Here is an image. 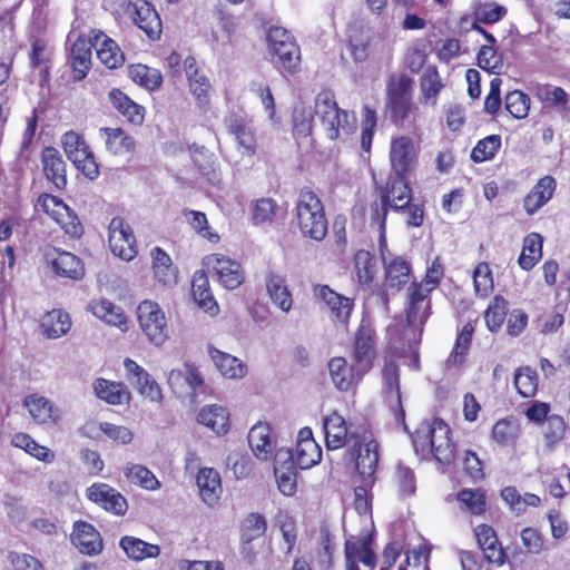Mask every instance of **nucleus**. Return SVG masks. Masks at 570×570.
Listing matches in <instances>:
<instances>
[{
    "label": "nucleus",
    "mask_w": 570,
    "mask_h": 570,
    "mask_svg": "<svg viewBox=\"0 0 570 570\" xmlns=\"http://www.w3.org/2000/svg\"><path fill=\"white\" fill-rule=\"evenodd\" d=\"M315 119L330 140L345 141L357 128L355 114L341 109L331 91H322L316 96Z\"/></svg>",
    "instance_id": "f257e3e1"
},
{
    "label": "nucleus",
    "mask_w": 570,
    "mask_h": 570,
    "mask_svg": "<svg viewBox=\"0 0 570 570\" xmlns=\"http://www.w3.org/2000/svg\"><path fill=\"white\" fill-rule=\"evenodd\" d=\"M299 230L305 237L321 242L327 234V219L321 198L311 189L298 193L295 206Z\"/></svg>",
    "instance_id": "f03ea898"
},
{
    "label": "nucleus",
    "mask_w": 570,
    "mask_h": 570,
    "mask_svg": "<svg viewBox=\"0 0 570 570\" xmlns=\"http://www.w3.org/2000/svg\"><path fill=\"white\" fill-rule=\"evenodd\" d=\"M139 327L148 342L161 346L168 338V324L161 307L153 301H144L137 307Z\"/></svg>",
    "instance_id": "7ed1b4c3"
},
{
    "label": "nucleus",
    "mask_w": 570,
    "mask_h": 570,
    "mask_svg": "<svg viewBox=\"0 0 570 570\" xmlns=\"http://www.w3.org/2000/svg\"><path fill=\"white\" fill-rule=\"evenodd\" d=\"M41 205L43 210L61 226L68 236L71 238L82 236L83 227L79 218L59 197L45 195L41 197Z\"/></svg>",
    "instance_id": "20e7f679"
},
{
    "label": "nucleus",
    "mask_w": 570,
    "mask_h": 570,
    "mask_svg": "<svg viewBox=\"0 0 570 570\" xmlns=\"http://www.w3.org/2000/svg\"><path fill=\"white\" fill-rule=\"evenodd\" d=\"M42 257L46 264L61 277L78 281L85 274V268L80 259L69 252L60 250L52 246H46L42 248Z\"/></svg>",
    "instance_id": "39448f33"
},
{
    "label": "nucleus",
    "mask_w": 570,
    "mask_h": 570,
    "mask_svg": "<svg viewBox=\"0 0 570 570\" xmlns=\"http://www.w3.org/2000/svg\"><path fill=\"white\" fill-rule=\"evenodd\" d=\"M108 232L112 254L124 261H131L137 255L136 239L124 218L114 217L109 223Z\"/></svg>",
    "instance_id": "423d86ee"
},
{
    "label": "nucleus",
    "mask_w": 570,
    "mask_h": 570,
    "mask_svg": "<svg viewBox=\"0 0 570 570\" xmlns=\"http://www.w3.org/2000/svg\"><path fill=\"white\" fill-rule=\"evenodd\" d=\"M419 147L407 136L393 138L390 145L392 174L407 175L416 165Z\"/></svg>",
    "instance_id": "0eeeda50"
},
{
    "label": "nucleus",
    "mask_w": 570,
    "mask_h": 570,
    "mask_svg": "<svg viewBox=\"0 0 570 570\" xmlns=\"http://www.w3.org/2000/svg\"><path fill=\"white\" fill-rule=\"evenodd\" d=\"M206 265L212 272L213 283L242 285L245 282L242 265L220 254L206 256Z\"/></svg>",
    "instance_id": "6e6552de"
},
{
    "label": "nucleus",
    "mask_w": 570,
    "mask_h": 570,
    "mask_svg": "<svg viewBox=\"0 0 570 570\" xmlns=\"http://www.w3.org/2000/svg\"><path fill=\"white\" fill-rule=\"evenodd\" d=\"M127 12L134 23L145 31L149 39L156 40L160 37V18L147 0H129Z\"/></svg>",
    "instance_id": "1a4fd4ad"
},
{
    "label": "nucleus",
    "mask_w": 570,
    "mask_h": 570,
    "mask_svg": "<svg viewBox=\"0 0 570 570\" xmlns=\"http://www.w3.org/2000/svg\"><path fill=\"white\" fill-rule=\"evenodd\" d=\"M87 495L90 501L116 515H124L128 509L126 498L106 483H94Z\"/></svg>",
    "instance_id": "9d476101"
},
{
    "label": "nucleus",
    "mask_w": 570,
    "mask_h": 570,
    "mask_svg": "<svg viewBox=\"0 0 570 570\" xmlns=\"http://www.w3.org/2000/svg\"><path fill=\"white\" fill-rule=\"evenodd\" d=\"M370 537L348 539L345 541L346 570H360L358 562L373 570L376 566V556L371 549Z\"/></svg>",
    "instance_id": "9b49d317"
},
{
    "label": "nucleus",
    "mask_w": 570,
    "mask_h": 570,
    "mask_svg": "<svg viewBox=\"0 0 570 570\" xmlns=\"http://www.w3.org/2000/svg\"><path fill=\"white\" fill-rule=\"evenodd\" d=\"M379 458L377 442L364 439L357 450L356 469L366 485L374 484Z\"/></svg>",
    "instance_id": "f8f14e48"
},
{
    "label": "nucleus",
    "mask_w": 570,
    "mask_h": 570,
    "mask_svg": "<svg viewBox=\"0 0 570 570\" xmlns=\"http://www.w3.org/2000/svg\"><path fill=\"white\" fill-rule=\"evenodd\" d=\"M203 383V376L197 367L188 363L180 368L171 370L168 375V384L178 395L193 394Z\"/></svg>",
    "instance_id": "ddd939ff"
},
{
    "label": "nucleus",
    "mask_w": 570,
    "mask_h": 570,
    "mask_svg": "<svg viewBox=\"0 0 570 570\" xmlns=\"http://www.w3.org/2000/svg\"><path fill=\"white\" fill-rule=\"evenodd\" d=\"M450 428L441 419L433 420L431 452L443 464H450L454 459V445L450 439Z\"/></svg>",
    "instance_id": "4468645a"
},
{
    "label": "nucleus",
    "mask_w": 570,
    "mask_h": 570,
    "mask_svg": "<svg viewBox=\"0 0 570 570\" xmlns=\"http://www.w3.org/2000/svg\"><path fill=\"white\" fill-rule=\"evenodd\" d=\"M71 541L83 554L96 556L102 551L100 533L92 524L85 521L75 523Z\"/></svg>",
    "instance_id": "2eb2a0df"
},
{
    "label": "nucleus",
    "mask_w": 570,
    "mask_h": 570,
    "mask_svg": "<svg viewBox=\"0 0 570 570\" xmlns=\"http://www.w3.org/2000/svg\"><path fill=\"white\" fill-rule=\"evenodd\" d=\"M433 287H410L407 294L406 321L410 326L422 325L430 309L429 294Z\"/></svg>",
    "instance_id": "dca6fc26"
},
{
    "label": "nucleus",
    "mask_w": 570,
    "mask_h": 570,
    "mask_svg": "<svg viewBox=\"0 0 570 570\" xmlns=\"http://www.w3.org/2000/svg\"><path fill=\"white\" fill-rule=\"evenodd\" d=\"M184 70L189 82V88L198 106L206 108L209 104V91L212 85L207 76L196 67V60L187 57L184 61Z\"/></svg>",
    "instance_id": "f3484780"
},
{
    "label": "nucleus",
    "mask_w": 570,
    "mask_h": 570,
    "mask_svg": "<svg viewBox=\"0 0 570 570\" xmlns=\"http://www.w3.org/2000/svg\"><path fill=\"white\" fill-rule=\"evenodd\" d=\"M248 444L254 455L262 460H269L275 452L276 444L271 434V426L265 422L256 423L248 433Z\"/></svg>",
    "instance_id": "a211bd4d"
},
{
    "label": "nucleus",
    "mask_w": 570,
    "mask_h": 570,
    "mask_svg": "<svg viewBox=\"0 0 570 570\" xmlns=\"http://www.w3.org/2000/svg\"><path fill=\"white\" fill-rule=\"evenodd\" d=\"M381 198L395 210L405 208L411 200V189L407 185L406 175L391 174Z\"/></svg>",
    "instance_id": "6ab92c4d"
},
{
    "label": "nucleus",
    "mask_w": 570,
    "mask_h": 570,
    "mask_svg": "<svg viewBox=\"0 0 570 570\" xmlns=\"http://www.w3.org/2000/svg\"><path fill=\"white\" fill-rule=\"evenodd\" d=\"M374 357L375 352L371 331L368 328L361 327L355 337L353 354V365L355 371H357V374L364 375L367 373L373 365Z\"/></svg>",
    "instance_id": "aec40b11"
},
{
    "label": "nucleus",
    "mask_w": 570,
    "mask_h": 570,
    "mask_svg": "<svg viewBox=\"0 0 570 570\" xmlns=\"http://www.w3.org/2000/svg\"><path fill=\"white\" fill-rule=\"evenodd\" d=\"M99 137L105 144L106 150L115 156L132 153L136 147L134 137L119 127H102L99 129Z\"/></svg>",
    "instance_id": "412c9836"
},
{
    "label": "nucleus",
    "mask_w": 570,
    "mask_h": 570,
    "mask_svg": "<svg viewBox=\"0 0 570 570\" xmlns=\"http://www.w3.org/2000/svg\"><path fill=\"white\" fill-rule=\"evenodd\" d=\"M557 188V181L552 176H544L533 186L530 193L524 197L523 207L528 215L535 214L553 196Z\"/></svg>",
    "instance_id": "4be33fe9"
},
{
    "label": "nucleus",
    "mask_w": 570,
    "mask_h": 570,
    "mask_svg": "<svg viewBox=\"0 0 570 570\" xmlns=\"http://www.w3.org/2000/svg\"><path fill=\"white\" fill-rule=\"evenodd\" d=\"M43 173L58 189L67 185L66 163L61 154L55 147H46L41 154Z\"/></svg>",
    "instance_id": "5701e85b"
},
{
    "label": "nucleus",
    "mask_w": 570,
    "mask_h": 570,
    "mask_svg": "<svg viewBox=\"0 0 570 570\" xmlns=\"http://www.w3.org/2000/svg\"><path fill=\"white\" fill-rule=\"evenodd\" d=\"M88 309L99 320L121 332L128 331V321L121 307L108 299H94L88 304Z\"/></svg>",
    "instance_id": "b1692460"
},
{
    "label": "nucleus",
    "mask_w": 570,
    "mask_h": 570,
    "mask_svg": "<svg viewBox=\"0 0 570 570\" xmlns=\"http://www.w3.org/2000/svg\"><path fill=\"white\" fill-rule=\"evenodd\" d=\"M208 353L220 374L230 380H240L247 374V365L238 357L225 353L214 346L208 347Z\"/></svg>",
    "instance_id": "393cba45"
},
{
    "label": "nucleus",
    "mask_w": 570,
    "mask_h": 570,
    "mask_svg": "<svg viewBox=\"0 0 570 570\" xmlns=\"http://www.w3.org/2000/svg\"><path fill=\"white\" fill-rule=\"evenodd\" d=\"M384 392L391 406L397 409L396 420L404 422V410L401 403L399 367L393 361H386L382 371Z\"/></svg>",
    "instance_id": "a878e982"
},
{
    "label": "nucleus",
    "mask_w": 570,
    "mask_h": 570,
    "mask_svg": "<svg viewBox=\"0 0 570 570\" xmlns=\"http://www.w3.org/2000/svg\"><path fill=\"white\" fill-rule=\"evenodd\" d=\"M327 367L333 384L340 391H350L363 376L343 357H333Z\"/></svg>",
    "instance_id": "bb28decb"
},
{
    "label": "nucleus",
    "mask_w": 570,
    "mask_h": 570,
    "mask_svg": "<svg viewBox=\"0 0 570 570\" xmlns=\"http://www.w3.org/2000/svg\"><path fill=\"white\" fill-rule=\"evenodd\" d=\"M23 404L31 417L40 424H53L60 416L59 410L53 403L39 394L26 396Z\"/></svg>",
    "instance_id": "cd10ccee"
},
{
    "label": "nucleus",
    "mask_w": 570,
    "mask_h": 570,
    "mask_svg": "<svg viewBox=\"0 0 570 570\" xmlns=\"http://www.w3.org/2000/svg\"><path fill=\"white\" fill-rule=\"evenodd\" d=\"M197 421L217 435L226 434L229 429V413L226 407L218 404L203 406L197 414Z\"/></svg>",
    "instance_id": "c85d7f7f"
},
{
    "label": "nucleus",
    "mask_w": 570,
    "mask_h": 570,
    "mask_svg": "<svg viewBox=\"0 0 570 570\" xmlns=\"http://www.w3.org/2000/svg\"><path fill=\"white\" fill-rule=\"evenodd\" d=\"M475 537L489 562L497 563L498 566L504 563V551L500 547L497 534L491 527L487 524L478 525L475 528Z\"/></svg>",
    "instance_id": "c756f323"
},
{
    "label": "nucleus",
    "mask_w": 570,
    "mask_h": 570,
    "mask_svg": "<svg viewBox=\"0 0 570 570\" xmlns=\"http://www.w3.org/2000/svg\"><path fill=\"white\" fill-rule=\"evenodd\" d=\"M228 132L235 137L238 146L243 148V154L252 156L256 150V139L254 129L248 120L240 117H230L226 121Z\"/></svg>",
    "instance_id": "7c9ffc66"
},
{
    "label": "nucleus",
    "mask_w": 570,
    "mask_h": 570,
    "mask_svg": "<svg viewBox=\"0 0 570 570\" xmlns=\"http://www.w3.org/2000/svg\"><path fill=\"white\" fill-rule=\"evenodd\" d=\"M197 485L202 500L209 507L216 504L222 494L220 476L210 468H203L197 474Z\"/></svg>",
    "instance_id": "2f4dec72"
},
{
    "label": "nucleus",
    "mask_w": 570,
    "mask_h": 570,
    "mask_svg": "<svg viewBox=\"0 0 570 570\" xmlns=\"http://www.w3.org/2000/svg\"><path fill=\"white\" fill-rule=\"evenodd\" d=\"M92 41L98 59L107 68L114 69L122 65L124 53L112 39L99 32L94 36Z\"/></svg>",
    "instance_id": "473e14b6"
},
{
    "label": "nucleus",
    "mask_w": 570,
    "mask_h": 570,
    "mask_svg": "<svg viewBox=\"0 0 570 570\" xmlns=\"http://www.w3.org/2000/svg\"><path fill=\"white\" fill-rule=\"evenodd\" d=\"M109 100L114 108L132 125H141L145 119V108L136 104L119 89L109 92Z\"/></svg>",
    "instance_id": "72a5a7b5"
},
{
    "label": "nucleus",
    "mask_w": 570,
    "mask_h": 570,
    "mask_svg": "<svg viewBox=\"0 0 570 570\" xmlns=\"http://www.w3.org/2000/svg\"><path fill=\"white\" fill-rule=\"evenodd\" d=\"M92 39L79 37L72 45L70 51V65L76 79H82L91 65Z\"/></svg>",
    "instance_id": "f704fd0d"
},
{
    "label": "nucleus",
    "mask_w": 570,
    "mask_h": 570,
    "mask_svg": "<svg viewBox=\"0 0 570 570\" xmlns=\"http://www.w3.org/2000/svg\"><path fill=\"white\" fill-rule=\"evenodd\" d=\"M153 271L155 277L161 285L177 283V268L174 266L170 256L160 247L150 250Z\"/></svg>",
    "instance_id": "c9c22d12"
},
{
    "label": "nucleus",
    "mask_w": 570,
    "mask_h": 570,
    "mask_svg": "<svg viewBox=\"0 0 570 570\" xmlns=\"http://www.w3.org/2000/svg\"><path fill=\"white\" fill-rule=\"evenodd\" d=\"M41 328L49 340H56L66 335L71 328V318L61 309H52L42 317Z\"/></svg>",
    "instance_id": "e433bc0d"
},
{
    "label": "nucleus",
    "mask_w": 570,
    "mask_h": 570,
    "mask_svg": "<svg viewBox=\"0 0 570 570\" xmlns=\"http://www.w3.org/2000/svg\"><path fill=\"white\" fill-rule=\"evenodd\" d=\"M122 473L130 484L144 490L155 491L161 487L156 475L142 464L126 463L122 466Z\"/></svg>",
    "instance_id": "4c0bfd02"
},
{
    "label": "nucleus",
    "mask_w": 570,
    "mask_h": 570,
    "mask_svg": "<svg viewBox=\"0 0 570 570\" xmlns=\"http://www.w3.org/2000/svg\"><path fill=\"white\" fill-rule=\"evenodd\" d=\"M94 391L97 397L112 404L119 405L129 400V392L122 383L98 379L94 383Z\"/></svg>",
    "instance_id": "58836bf2"
},
{
    "label": "nucleus",
    "mask_w": 570,
    "mask_h": 570,
    "mask_svg": "<svg viewBox=\"0 0 570 570\" xmlns=\"http://www.w3.org/2000/svg\"><path fill=\"white\" fill-rule=\"evenodd\" d=\"M326 445L330 450L341 449L345 445L348 430L345 420L337 413L324 419Z\"/></svg>",
    "instance_id": "ea45409f"
},
{
    "label": "nucleus",
    "mask_w": 570,
    "mask_h": 570,
    "mask_svg": "<svg viewBox=\"0 0 570 570\" xmlns=\"http://www.w3.org/2000/svg\"><path fill=\"white\" fill-rule=\"evenodd\" d=\"M119 546L128 558L136 561L157 558L160 553V548L157 544L130 535L122 537Z\"/></svg>",
    "instance_id": "a19ab883"
},
{
    "label": "nucleus",
    "mask_w": 570,
    "mask_h": 570,
    "mask_svg": "<svg viewBox=\"0 0 570 570\" xmlns=\"http://www.w3.org/2000/svg\"><path fill=\"white\" fill-rule=\"evenodd\" d=\"M292 464L299 469H309L317 464L322 458V450L315 441L297 442L294 453L287 451Z\"/></svg>",
    "instance_id": "79ce46f5"
},
{
    "label": "nucleus",
    "mask_w": 570,
    "mask_h": 570,
    "mask_svg": "<svg viewBox=\"0 0 570 570\" xmlns=\"http://www.w3.org/2000/svg\"><path fill=\"white\" fill-rule=\"evenodd\" d=\"M316 295L326 303L337 320L345 322L348 318L353 307L351 298L334 292L332 287H320Z\"/></svg>",
    "instance_id": "37998d69"
},
{
    "label": "nucleus",
    "mask_w": 570,
    "mask_h": 570,
    "mask_svg": "<svg viewBox=\"0 0 570 570\" xmlns=\"http://www.w3.org/2000/svg\"><path fill=\"white\" fill-rule=\"evenodd\" d=\"M384 247L385 246H382L380 249L385 264L387 285H407L409 283H411V285H417L414 281L411 282L410 266L406 261L402 258H394L386 263Z\"/></svg>",
    "instance_id": "c03bdc74"
},
{
    "label": "nucleus",
    "mask_w": 570,
    "mask_h": 570,
    "mask_svg": "<svg viewBox=\"0 0 570 570\" xmlns=\"http://www.w3.org/2000/svg\"><path fill=\"white\" fill-rule=\"evenodd\" d=\"M128 76L134 82L150 91L158 89L163 82V77L158 69L149 68L141 63L129 66Z\"/></svg>",
    "instance_id": "a18cd8bd"
},
{
    "label": "nucleus",
    "mask_w": 570,
    "mask_h": 570,
    "mask_svg": "<svg viewBox=\"0 0 570 570\" xmlns=\"http://www.w3.org/2000/svg\"><path fill=\"white\" fill-rule=\"evenodd\" d=\"M543 239L540 234L531 233L523 240L522 252L519 256V265L522 269H531L542 256Z\"/></svg>",
    "instance_id": "49530a36"
},
{
    "label": "nucleus",
    "mask_w": 570,
    "mask_h": 570,
    "mask_svg": "<svg viewBox=\"0 0 570 570\" xmlns=\"http://www.w3.org/2000/svg\"><path fill=\"white\" fill-rule=\"evenodd\" d=\"M520 435V424L513 417L499 420L492 429V440L500 446H510Z\"/></svg>",
    "instance_id": "de8ad7c7"
},
{
    "label": "nucleus",
    "mask_w": 570,
    "mask_h": 570,
    "mask_svg": "<svg viewBox=\"0 0 570 570\" xmlns=\"http://www.w3.org/2000/svg\"><path fill=\"white\" fill-rule=\"evenodd\" d=\"M444 83L435 67H428L421 76L420 88L425 104L434 106Z\"/></svg>",
    "instance_id": "09e8293b"
},
{
    "label": "nucleus",
    "mask_w": 570,
    "mask_h": 570,
    "mask_svg": "<svg viewBox=\"0 0 570 570\" xmlns=\"http://www.w3.org/2000/svg\"><path fill=\"white\" fill-rule=\"evenodd\" d=\"M273 55V62L287 71H293L299 61V49L294 41H285L269 50Z\"/></svg>",
    "instance_id": "8fccbe9b"
},
{
    "label": "nucleus",
    "mask_w": 570,
    "mask_h": 570,
    "mask_svg": "<svg viewBox=\"0 0 570 570\" xmlns=\"http://www.w3.org/2000/svg\"><path fill=\"white\" fill-rule=\"evenodd\" d=\"M68 159L80 170L87 178L95 179L99 175L98 164L90 151L88 145H85L77 151L68 156Z\"/></svg>",
    "instance_id": "3c124183"
},
{
    "label": "nucleus",
    "mask_w": 570,
    "mask_h": 570,
    "mask_svg": "<svg viewBox=\"0 0 570 570\" xmlns=\"http://www.w3.org/2000/svg\"><path fill=\"white\" fill-rule=\"evenodd\" d=\"M12 445L24 450L30 455L43 462H51L53 454L46 446L38 444L30 435L26 433H17L12 438Z\"/></svg>",
    "instance_id": "603ef678"
},
{
    "label": "nucleus",
    "mask_w": 570,
    "mask_h": 570,
    "mask_svg": "<svg viewBox=\"0 0 570 570\" xmlns=\"http://www.w3.org/2000/svg\"><path fill=\"white\" fill-rule=\"evenodd\" d=\"M184 216L190 227L203 238L207 239L212 244L219 242V235L214 232L207 220L206 215L198 210H185Z\"/></svg>",
    "instance_id": "864d4df0"
},
{
    "label": "nucleus",
    "mask_w": 570,
    "mask_h": 570,
    "mask_svg": "<svg viewBox=\"0 0 570 570\" xmlns=\"http://www.w3.org/2000/svg\"><path fill=\"white\" fill-rule=\"evenodd\" d=\"M460 509L470 512L474 515H480L485 510V495L476 489H463L456 495Z\"/></svg>",
    "instance_id": "5fc2aeb1"
},
{
    "label": "nucleus",
    "mask_w": 570,
    "mask_h": 570,
    "mask_svg": "<svg viewBox=\"0 0 570 570\" xmlns=\"http://www.w3.org/2000/svg\"><path fill=\"white\" fill-rule=\"evenodd\" d=\"M355 274L360 285H368L376 274V262L367 250H358L354 256Z\"/></svg>",
    "instance_id": "6e6d98bb"
},
{
    "label": "nucleus",
    "mask_w": 570,
    "mask_h": 570,
    "mask_svg": "<svg viewBox=\"0 0 570 570\" xmlns=\"http://www.w3.org/2000/svg\"><path fill=\"white\" fill-rule=\"evenodd\" d=\"M514 385L521 396H534L538 390L537 372L529 366L518 368L514 373Z\"/></svg>",
    "instance_id": "4d7b16f0"
},
{
    "label": "nucleus",
    "mask_w": 570,
    "mask_h": 570,
    "mask_svg": "<svg viewBox=\"0 0 570 570\" xmlns=\"http://www.w3.org/2000/svg\"><path fill=\"white\" fill-rule=\"evenodd\" d=\"M501 147V137L499 135H491L478 141L472 149L471 158L475 163H483L492 159L495 153Z\"/></svg>",
    "instance_id": "13d9d810"
},
{
    "label": "nucleus",
    "mask_w": 570,
    "mask_h": 570,
    "mask_svg": "<svg viewBox=\"0 0 570 570\" xmlns=\"http://www.w3.org/2000/svg\"><path fill=\"white\" fill-rule=\"evenodd\" d=\"M474 327L472 324L466 323L458 334L454 348L449 356L448 362L454 365H460L464 361V356L470 347Z\"/></svg>",
    "instance_id": "bf43d9fd"
},
{
    "label": "nucleus",
    "mask_w": 570,
    "mask_h": 570,
    "mask_svg": "<svg viewBox=\"0 0 570 570\" xmlns=\"http://www.w3.org/2000/svg\"><path fill=\"white\" fill-rule=\"evenodd\" d=\"M505 109L515 119H523L529 115L530 98L520 90H514L505 96Z\"/></svg>",
    "instance_id": "052dcab7"
},
{
    "label": "nucleus",
    "mask_w": 570,
    "mask_h": 570,
    "mask_svg": "<svg viewBox=\"0 0 570 570\" xmlns=\"http://www.w3.org/2000/svg\"><path fill=\"white\" fill-rule=\"evenodd\" d=\"M294 134L306 137L312 132L313 126H318L315 119V112L304 106H297L293 114Z\"/></svg>",
    "instance_id": "680f3d73"
},
{
    "label": "nucleus",
    "mask_w": 570,
    "mask_h": 570,
    "mask_svg": "<svg viewBox=\"0 0 570 570\" xmlns=\"http://www.w3.org/2000/svg\"><path fill=\"white\" fill-rule=\"evenodd\" d=\"M507 315V302L504 298L500 296H495L493 301L489 304L485 314L484 320L487 323V326L491 332L498 331Z\"/></svg>",
    "instance_id": "e2e57ef3"
},
{
    "label": "nucleus",
    "mask_w": 570,
    "mask_h": 570,
    "mask_svg": "<svg viewBox=\"0 0 570 570\" xmlns=\"http://www.w3.org/2000/svg\"><path fill=\"white\" fill-rule=\"evenodd\" d=\"M267 529L265 518L258 513L248 514L243 521L242 540L250 542L262 537Z\"/></svg>",
    "instance_id": "0e129e2a"
},
{
    "label": "nucleus",
    "mask_w": 570,
    "mask_h": 570,
    "mask_svg": "<svg viewBox=\"0 0 570 570\" xmlns=\"http://www.w3.org/2000/svg\"><path fill=\"white\" fill-rule=\"evenodd\" d=\"M376 112L370 106L363 108L362 131H361V148L365 153L371 151L374 129L376 127Z\"/></svg>",
    "instance_id": "69168bd1"
},
{
    "label": "nucleus",
    "mask_w": 570,
    "mask_h": 570,
    "mask_svg": "<svg viewBox=\"0 0 570 570\" xmlns=\"http://www.w3.org/2000/svg\"><path fill=\"white\" fill-rule=\"evenodd\" d=\"M539 99L549 107L566 109L569 95L561 87L547 86L538 91Z\"/></svg>",
    "instance_id": "338daca9"
},
{
    "label": "nucleus",
    "mask_w": 570,
    "mask_h": 570,
    "mask_svg": "<svg viewBox=\"0 0 570 570\" xmlns=\"http://www.w3.org/2000/svg\"><path fill=\"white\" fill-rule=\"evenodd\" d=\"M478 65L483 70L498 75L503 67V61L492 46H482L478 53Z\"/></svg>",
    "instance_id": "774afa93"
}]
</instances>
